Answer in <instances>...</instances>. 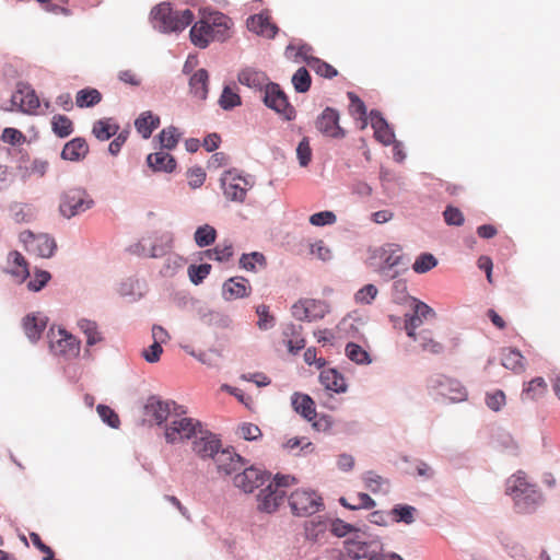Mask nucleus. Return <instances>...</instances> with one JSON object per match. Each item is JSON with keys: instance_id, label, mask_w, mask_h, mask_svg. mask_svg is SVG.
I'll use <instances>...</instances> for the list:
<instances>
[{"instance_id": "f257e3e1", "label": "nucleus", "mask_w": 560, "mask_h": 560, "mask_svg": "<svg viewBox=\"0 0 560 560\" xmlns=\"http://www.w3.org/2000/svg\"><path fill=\"white\" fill-rule=\"evenodd\" d=\"M505 493L520 513H532L542 503L544 495L528 476L518 470L506 479Z\"/></svg>"}, {"instance_id": "f03ea898", "label": "nucleus", "mask_w": 560, "mask_h": 560, "mask_svg": "<svg viewBox=\"0 0 560 560\" xmlns=\"http://www.w3.org/2000/svg\"><path fill=\"white\" fill-rule=\"evenodd\" d=\"M151 20L161 32L180 33L194 22L195 15L189 9L174 11L170 2H161L151 10Z\"/></svg>"}, {"instance_id": "7ed1b4c3", "label": "nucleus", "mask_w": 560, "mask_h": 560, "mask_svg": "<svg viewBox=\"0 0 560 560\" xmlns=\"http://www.w3.org/2000/svg\"><path fill=\"white\" fill-rule=\"evenodd\" d=\"M94 199L83 187H68L59 196V213L71 219L94 207Z\"/></svg>"}, {"instance_id": "20e7f679", "label": "nucleus", "mask_w": 560, "mask_h": 560, "mask_svg": "<svg viewBox=\"0 0 560 560\" xmlns=\"http://www.w3.org/2000/svg\"><path fill=\"white\" fill-rule=\"evenodd\" d=\"M231 26L232 21L225 14L202 9L200 20L192 25L188 35H223Z\"/></svg>"}, {"instance_id": "39448f33", "label": "nucleus", "mask_w": 560, "mask_h": 560, "mask_svg": "<svg viewBox=\"0 0 560 560\" xmlns=\"http://www.w3.org/2000/svg\"><path fill=\"white\" fill-rule=\"evenodd\" d=\"M202 428L201 422L188 417H175L165 427L164 436L167 443L176 444L195 439Z\"/></svg>"}, {"instance_id": "423d86ee", "label": "nucleus", "mask_w": 560, "mask_h": 560, "mask_svg": "<svg viewBox=\"0 0 560 560\" xmlns=\"http://www.w3.org/2000/svg\"><path fill=\"white\" fill-rule=\"evenodd\" d=\"M49 347L56 355L75 358L81 350V341L63 328L49 329Z\"/></svg>"}, {"instance_id": "0eeeda50", "label": "nucleus", "mask_w": 560, "mask_h": 560, "mask_svg": "<svg viewBox=\"0 0 560 560\" xmlns=\"http://www.w3.org/2000/svg\"><path fill=\"white\" fill-rule=\"evenodd\" d=\"M264 103L288 121L293 120L296 116L295 108L289 103L287 94L277 83L266 84Z\"/></svg>"}, {"instance_id": "6e6552de", "label": "nucleus", "mask_w": 560, "mask_h": 560, "mask_svg": "<svg viewBox=\"0 0 560 560\" xmlns=\"http://www.w3.org/2000/svg\"><path fill=\"white\" fill-rule=\"evenodd\" d=\"M291 511L296 516H307L319 511L322 498L312 490L299 489L288 499Z\"/></svg>"}, {"instance_id": "1a4fd4ad", "label": "nucleus", "mask_w": 560, "mask_h": 560, "mask_svg": "<svg viewBox=\"0 0 560 560\" xmlns=\"http://www.w3.org/2000/svg\"><path fill=\"white\" fill-rule=\"evenodd\" d=\"M11 104L26 115H37L40 101L35 90L27 83L19 82L11 96Z\"/></svg>"}, {"instance_id": "9d476101", "label": "nucleus", "mask_w": 560, "mask_h": 560, "mask_svg": "<svg viewBox=\"0 0 560 560\" xmlns=\"http://www.w3.org/2000/svg\"><path fill=\"white\" fill-rule=\"evenodd\" d=\"M221 187L226 199L243 202L252 188L249 180L234 171H226L221 177Z\"/></svg>"}, {"instance_id": "9b49d317", "label": "nucleus", "mask_w": 560, "mask_h": 560, "mask_svg": "<svg viewBox=\"0 0 560 560\" xmlns=\"http://www.w3.org/2000/svg\"><path fill=\"white\" fill-rule=\"evenodd\" d=\"M412 314L405 315V331L409 338L417 340V329L428 318L436 316L435 311L427 303L413 299Z\"/></svg>"}, {"instance_id": "f8f14e48", "label": "nucleus", "mask_w": 560, "mask_h": 560, "mask_svg": "<svg viewBox=\"0 0 560 560\" xmlns=\"http://www.w3.org/2000/svg\"><path fill=\"white\" fill-rule=\"evenodd\" d=\"M242 471L235 474L233 483L245 493H252L269 480V475L256 467H243Z\"/></svg>"}, {"instance_id": "ddd939ff", "label": "nucleus", "mask_w": 560, "mask_h": 560, "mask_svg": "<svg viewBox=\"0 0 560 560\" xmlns=\"http://www.w3.org/2000/svg\"><path fill=\"white\" fill-rule=\"evenodd\" d=\"M326 313L327 305L319 300H300L292 306V315L298 320H317L323 318Z\"/></svg>"}, {"instance_id": "4468645a", "label": "nucleus", "mask_w": 560, "mask_h": 560, "mask_svg": "<svg viewBox=\"0 0 560 560\" xmlns=\"http://www.w3.org/2000/svg\"><path fill=\"white\" fill-rule=\"evenodd\" d=\"M220 448L221 441L213 433L202 428L192 441V451L200 458H214Z\"/></svg>"}, {"instance_id": "2eb2a0df", "label": "nucleus", "mask_w": 560, "mask_h": 560, "mask_svg": "<svg viewBox=\"0 0 560 560\" xmlns=\"http://www.w3.org/2000/svg\"><path fill=\"white\" fill-rule=\"evenodd\" d=\"M23 242L30 253L43 258L51 257L57 247L55 240L47 234L35 235L30 232L23 234Z\"/></svg>"}, {"instance_id": "dca6fc26", "label": "nucleus", "mask_w": 560, "mask_h": 560, "mask_svg": "<svg viewBox=\"0 0 560 560\" xmlns=\"http://www.w3.org/2000/svg\"><path fill=\"white\" fill-rule=\"evenodd\" d=\"M316 128L324 136L330 138H343L346 132L339 126V114L331 107H326L316 120Z\"/></svg>"}, {"instance_id": "f3484780", "label": "nucleus", "mask_w": 560, "mask_h": 560, "mask_svg": "<svg viewBox=\"0 0 560 560\" xmlns=\"http://www.w3.org/2000/svg\"><path fill=\"white\" fill-rule=\"evenodd\" d=\"M172 407L175 410L174 401H164L156 397H150L144 406V416L148 421L162 424L171 416Z\"/></svg>"}, {"instance_id": "a211bd4d", "label": "nucleus", "mask_w": 560, "mask_h": 560, "mask_svg": "<svg viewBox=\"0 0 560 560\" xmlns=\"http://www.w3.org/2000/svg\"><path fill=\"white\" fill-rule=\"evenodd\" d=\"M432 387L438 388L439 393L451 401H463L467 398L466 388L456 380L441 376L432 380Z\"/></svg>"}, {"instance_id": "6ab92c4d", "label": "nucleus", "mask_w": 560, "mask_h": 560, "mask_svg": "<svg viewBox=\"0 0 560 560\" xmlns=\"http://www.w3.org/2000/svg\"><path fill=\"white\" fill-rule=\"evenodd\" d=\"M213 460L217 465L218 471L224 475L237 472L245 466L243 457L229 448L220 450Z\"/></svg>"}, {"instance_id": "aec40b11", "label": "nucleus", "mask_w": 560, "mask_h": 560, "mask_svg": "<svg viewBox=\"0 0 560 560\" xmlns=\"http://www.w3.org/2000/svg\"><path fill=\"white\" fill-rule=\"evenodd\" d=\"M285 491L277 487H270L260 491L258 494V510L266 513H273L283 503Z\"/></svg>"}, {"instance_id": "412c9836", "label": "nucleus", "mask_w": 560, "mask_h": 560, "mask_svg": "<svg viewBox=\"0 0 560 560\" xmlns=\"http://www.w3.org/2000/svg\"><path fill=\"white\" fill-rule=\"evenodd\" d=\"M250 33L256 35H277L279 28L268 12L252 15L246 22Z\"/></svg>"}, {"instance_id": "4be33fe9", "label": "nucleus", "mask_w": 560, "mask_h": 560, "mask_svg": "<svg viewBox=\"0 0 560 560\" xmlns=\"http://www.w3.org/2000/svg\"><path fill=\"white\" fill-rule=\"evenodd\" d=\"M381 259L383 261L381 272L386 276L387 279H393L397 276V271L389 272L393 268L400 265L402 260L401 248L397 245H386L381 249Z\"/></svg>"}, {"instance_id": "5701e85b", "label": "nucleus", "mask_w": 560, "mask_h": 560, "mask_svg": "<svg viewBox=\"0 0 560 560\" xmlns=\"http://www.w3.org/2000/svg\"><path fill=\"white\" fill-rule=\"evenodd\" d=\"M5 272L19 282H24L30 277L28 264L20 252L12 250L8 254Z\"/></svg>"}, {"instance_id": "b1692460", "label": "nucleus", "mask_w": 560, "mask_h": 560, "mask_svg": "<svg viewBox=\"0 0 560 560\" xmlns=\"http://www.w3.org/2000/svg\"><path fill=\"white\" fill-rule=\"evenodd\" d=\"M302 326L287 325L282 330L283 343L291 354H296L305 347V339L302 335Z\"/></svg>"}, {"instance_id": "393cba45", "label": "nucleus", "mask_w": 560, "mask_h": 560, "mask_svg": "<svg viewBox=\"0 0 560 560\" xmlns=\"http://www.w3.org/2000/svg\"><path fill=\"white\" fill-rule=\"evenodd\" d=\"M319 382L325 389L340 394L348 388L346 380L336 369H323L319 374Z\"/></svg>"}, {"instance_id": "a878e982", "label": "nucleus", "mask_w": 560, "mask_h": 560, "mask_svg": "<svg viewBox=\"0 0 560 560\" xmlns=\"http://www.w3.org/2000/svg\"><path fill=\"white\" fill-rule=\"evenodd\" d=\"M248 280L243 277H233L223 284V295L226 300L247 296L250 293Z\"/></svg>"}, {"instance_id": "bb28decb", "label": "nucleus", "mask_w": 560, "mask_h": 560, "mask_svg": "<svg viewBox=\"0 0 560 560\" xmlns=\"http://www.w3.org/2000/svg\"><path fill=\"white\" fill-rule=\"evenodd\" d=\"M89 153V144L84 138H74L67 142L61 151V158L67 161L78 162Z\"/></svg>"}, {"instance_id": "cd10ccee", "label": "nucleus", "mask_w": 560, "mask_h": 560, "mask_svg": "<svg viewBox=\"0 0 560 560\" xmlns=\"http://www.w3.org/2000/svg\"><path fill=\"white\" fill-rule=\"evenodd\" d=\"M371 125L376 140L385 145H389L394 141L395 135L393 130L378 112H371Z\"/></svg>"}, {"instance_id": "c85d7f7f", "label": "nucleus", "mask_w": 560, "mask_h": 560, "mask_svg": "<svg viewBox=\"0 0 560 560\" xmlns=\"http://www.w3.org/2000/svg\"><path fill=\"white\" fill-rule=\"evenodd\" d=\"M147 162L154 172L172 173L176 167V161L173 155L163 150L149 154Z\"/></svg>"}, {"instance_id": "c756f323", "label": "nucleus", "mask_w": 560, "mask_h": 560, "mask_svg": "<svg viewBox=\"0 0 560 560\" xmlns=\"http://www.w3.org/2000/svg\"><path fill=\"white\" fill-rule=\"evenodd\" d=\"M47 325V318L36 314H28L23 319V328L27 338L35 342L40 338Z\"/></svg>"}, {"instance_id": "7c9ffc66", "label": "nucleus", "mask_w": 560, "mask_h": 560, "mask_svg": "<svg viewBox=\"0 0 560 560\" xmlns=\"http://www.w3.org/2000/svg\"><path fill=\"white\" fill-rule=\"evenodd\" d=\"M502 365L511 370L515 374H521L526 369V361L522 353L514 348H505L502 350Z\"/></svg>"}, {"instance_id": "2f4dec72", "label": "nucleus", "mask_w": 560, "mask_h": 560, "mask_svg": "<svg viewBox=\"0 0 560 560\" xmlns=\"http://www.w3.org/2000/svg\"><path fill=\"white\" fill-rule=\"evenodd\" d=\"M209 74L206 69L197 70L189 79L190 93L198 100L203 101L208 95Z\"/></svg>"}, {"instance_id": "473e14b6", "label": "nucleus", "mask_w": 560, "mask_h": 560, "mask_svg": "<svg viewBox=\"0 0 560 560\" xmlns=\"http://www.w3.org/2000/svg\"><path fill=\"white\" fill-rule=\"evenodd\" d=\"M292 406L294 410L306 420L312 421L313 419H315V402L308 395L295 393L292 396Z\"/></svg>"}, {"instance_id": "72a5a7b5", "label": "nucleus", "mask_w": 560, "mask_h": 560, "mask_svg": "<svg viewBox=\"0 0 560 560\" xmlns=\"http://www.w3.org/2000/svg\"><path fill=\"white\" fill-rule=\"evenodd\" d=\"M546 393H547V383L542 377L538 376V377L530 380L527 383H524L521 398L523 401L538 400L541 397H544Z\"/></svg>"}, {"instance_id": "f704fd0d", "label": "nucleus", "mask_w": 560, "mask_h": 560, "mask_svg": "<svg viewBox=\"0 0 560 560\" xmlns=\"http://www.w3.org/2000/svg\"><path fill=\"white\" fill-rule=\"evenodd\" d=\"M310 48L302 46L299 48L298 56H301L303 60H306L308 66L312 67L315 72L324 78L332 79L338 74L337 70L330 66L329 63L322 61L319 59L313 58L311 60L307 59V52Z\"/></svg>"}, {"instance_id": "c9c22d12", "label": "nucleus", "mask_w": 560, "mask_h": 560, "mask_svg": "<svg viewBox=\"0 0 560 560\" xmlns=\"http://www.w3.org/2000/svg\"><path fill=\"white\" fill-rule=\"evenodd\" d=\"M267 75L262 71H258L252 68L243 69L238 73V82L248 88H266L269 82Z\"/></svg>"}, {"instance_id": "e433bc0d", "label": "nucleus", "mask_w": 560, "mask_h": 560, "mask_svg": "<svg viewBox=\"0 0 560 560\" xmlns=\"http://www.w3.org/2000/svg\"><path fill=\"white\" fill-rule=\"evenodd\" d=\"M78 327L86 338V345L92 347L103 341V335L98 329L96 322L81 318L78 320Z\"/></svg>"}, {"instance_id": "4c0bfd02", "label": "nucleus", "mask_w": 560, "mask_h": 560, "mask_svg": "<svg viewBox=\"0 0 560 560\" xmlns=\"http://www.w3.org/2000/svg\"><path fill=\"white\" fill-rule=\"evenodd\" d=\"M160 125V118L153 116L151 112L142 113L135 121L137 131L144 138L151 137L154 129Z\"/></svg>"}, {"instance_id": "58836bf2", "label": "nucleus", "mask_w": 560, "mask_h": 560, "mask_svg": "<svg viewBox=\"0 0 560 560\" xmlns=\"http://www.w3.org/2000/svg\"><path fill=\"white\" fill-rule=\"evenodd\" d=\"M417 342H419L422 351L431 354H441L444 351V346L434 339L433 334L429 329H423L417 334Z\"/></svg>"}, {"instance_id": "ea45409f", "label": "nucleus", "mask_w": 560, "mask_h": 560, "mask_svg": "<svg viewBox=\"0 0 560 560\" xmlns=\"http://www.w3.org/2000/svg\"><path fill=\"white\" fill-rule=\"evenodd\" d=\"M343 555L352 559L368 558L371 556L370 545L364 541L348 539L345 541Z\"/></svg>"}, {"instance_id": "a19ab883", "label": "nucleus", "mask_w": 560, "mask_h": 560, "mask_svg": "<svg viewBox=\"0 0 560 560\" xmlns=\"http://www.w3.org/2000/svg\"><path fill=\"white\" fill-rule=\"evenodd\" d=\"M118 129L119 127L110 119H101L94 122L92 132L98 140L105 141L115 136Z\"/></svg>"}, {"instance_id": "79ce46f5", "label": "nucleus", "mask_w": 560, "mask_h": 560, "mask_svg": "<svg viewBox=\"0 0 560 560\" xmlns=\"http://www.w3.org/2000/svg\"><path fill=\"white\" fill-rule=\"evenodd\" d=\"M102 101V94L96 89L88 88L80 90L75 96V104L80 108L91 107Z\"/></svg>"}, {"instance_id": "37998d69", "label": "nucleus", "mask_w": 560, "mask_h": 560, "mask_svg": "<svg viewBox=\"0 0 560 560\" xmlns=\"http://www.w3.org/2000/svg\"><path fill=\"white\" fill-rule=\"evenodd\" d=\"M51 128L56 136L66 138L73 132V122L65 115H55L51 119Z\"/></svg>"}, {"instance_id": "c03bdc74", "label": "nucleus", "mask_w": 560, "mask_h": 560, "mask_svg": "<svg viewBox=\"0 0 560 560\" xmlns=\"http://www.w3.org/2000/svg\"><path fill=\"white\" fill-rule=\"evenodd\" d=\"M206 256L209 259L218 261H228L233 256L232 243L223 242L218 244L213 249L206 252Z\"/></svg>"}, {"instance_id": "a18cd8bd", "label": "nucleus", "mask_w": 560, "mask_h": 560, "mask_svg": "<svg viewBox=\"0 0 560 560\" xmlns=\"http://www.w3.org/2000/svg\"><path fill=\"white\" fill-rule=\"evenodd\" d=\"M346 355L357 364H369L370 354L358 343L349 342L346 346Z\"/></svg>"}, {"instance_id": "49530a36", "label": "nucleus", "mask_w": 560, "mask_h": 560, "mask_svg": "<svg viewBox=\"0 0 560 560\" xmlns=\"http://www.w3.org/2000/svg\"><path fill=\"white\" fill-rule=\"evenodd\" d=\"M311 83V75L304 67L299 68L292 77V84L298 93L307 92Z\"/></svg>"}, {"instance_id": "de8ad7c7", "label": "nucleus", "mask_w": 560, "mask_h": 560, "mask_svg": "<svg viewBox=\"0 0 560 560\" xmlns=\"http://www.w3.org/2000/svg\"><path fill=\"white\" fill-rule=\"evenodd\" d=\"M217 231L214 228L205 224L195 232V242L199 247H205L215 241Z\"/></svg>"}, {"instance_id": "09e8293b", "label": "nucleus", "mask_w": 560, "mask_h": 560, "mask_svg": "<svg viewBox=\"0 0 560 560\" xmlns=\"http://www.w3.org/2000/svg\"><path fill=\"white\" fill-rule=\"evenodd\" d=\"M186 260L176 254H171L166 257L161 273L164 277H173L185 265Z\"/></svg>"}, {"instance_id": "8fccbe9b", "label": "nucleus", "mask_w": 560, "mask_h": 560, "mask_svg": "<svg viewBox=\"0 0 560 560\" xmlns=\"http://www.w3.org/2000/svg\"><path fill=\"white\" fill-rule=\"evenodd\" d=\"M438 265L436 258L429 253L418 256L412 265V269L417 273H424L433 269Z\"/></svg>"}, {"instance_id": "3c124183", "label": "nucleus", "mask_w": 560, "mask_h": 560, "mask_svg": "<svg viewBox=\"0 0 560 560\" xmlns=\"http://www.w3.org/2000/svg\"><path fill=\"white\" fill-rule=\"evenodd\" d=\"M160 143L163 149H174L179 140V133L175 127L163 129L159 135Z\"/></svg>"}, {"instance_id": "603ef678", "label": "nucleus", "mask_w": 560, "mask_h": 560, "mask_svg": "<svg viewBox=\"0 0 560 560\" xmlns=\"http://www.w3.org/2000/svg\"><path fill=\"white\" fill-rule=\"evenodd\" d=\"M265 256L258 252L243 254L240 259V266L248 271H255L256 265L265 266Z\"/></svg>"}, {"instance_id": "864d4df0", "label": "nucleus", "mask_w": 560, "mask_h": 560, "mask_svg": "<svg viewBox=\"0 0 560 560\" xmlns=\"http://www.w3.org/2000/svg\"><path fill=\"white\" fill-rule=\"evenodd\" d=\"M505 404L506 397L503 390L497 389L486 394V405L489 409L498 412L505 406Z\"/></svg>"}, {"instance_id": "5fc2aeb1", "label": "nucleus", "mask_w": 560, "mask_h": 560, "mask_svg": "<svg viewBox=\"0 0 560 560\" xmlns=\"http://www.w3.org/2000/svg\"><path fill=\"white\" fill-rule=\"evenodd\" d=\"M219 104L223 109H232L241 105V97L230 86H225L220 96Z\"/></svg>"}, {"instance_id": "6e6d98bb", "label": "nucleus", "mask_w": 560, "mask_h": 560, "mask_svg": "<svg viewBox=\"0 0 560 560\" xmlns=\"http://www.w3.org/2000/svg\"><path fill=\"white\" fill-rule=\"evenodd\" d=\"M210 271L211 266L209 264L190 265L188 267V277L194 284H200Z\"/></svg>"}, {"instance_id": "4d7b16f0", "label": "nucleus", "mask_w": 560, "mask_h": 560, "mask_svg": "<svg viewBox=\"0 0 560 560\" xmlns=\"http://www.w3.org/2000/svg\"><path fill=\"white\" fill-rule=\"evenodd\" d=\"M51 276L48 271L36 270L33 279L28 281L27 288L33 292H38L49 282Z\"/></svg>"}, {"instance_id": "13d9d810", "label": "nucleus", "mask_w": 560, "mask_h": 560, "mask_svg": "<svg viewBox=\"0 0 560 560\" xmlns=\"http://www.w3.org/2000/svg\"><path fill=\"white\" fill-rule=\"evenodd\" d=\"M97 413L101 417V419L107 423L109 427L117 429L120 424V420L118 415L108 406L106 405H98L97 406Z\"/></svg>"}, {"instance_id": "bf43d9fd", "label": "nucleus", "mask_w": 560, "mask_h": 560, "mask_svg": "<svg viewBox=\"0 0 560 560\" xmlns=\"http://www.w3.org/2000/svg\"><path fill=\"white\" fill-rule=\"evenodd\" d=\"M444 221L448 225L460 226L464 224V214L463 212L453 206H447L443 212Z\"/></svg>"}, {"instance_id": "052dcab7", "label": "nucleus", "mask_w": 560, "mask_h": 560, "mask_svg": "<svg viewBox=\"0 0 560 560\" xmlns=\"http://www.w3.org/2000/svg\"><path fill=\"white\" fill-rule=\"evenodd\" d=\"M296 156L301 166L305 167L310 164L312 160V149L307 138H303L300 141L296 148Z\"/></svg>"}, {"instance_id": "680f3d73", "label": "nucleus", "mask_w": 560, "mask_h": 560, "mask_svg": "<svg viewBox=\"0 0 560 560\" xmlns=\"http://www.w3.org/2000/svg\"><path fill=\"white\" fill-rule=\"evenodd\" d=\"M416 509L410 505H396L393 509V514L395 515L396 522H404L406 524H411L413 518V513Z\"/></svg>"}, {"instance_id": "e2e57ef3", "label": "nucleus", "mask_w": 560, "mask_h": 560, "mask_svg": "<svg viewBox=\"0 0 560 560\" xmlns=\"http://www.w3.org/2000/svg\"><path fill=\"white\" fill-rule=\"evenodd\" d=\"M256 313L259 317L258 327L260 329H268L273 326L275 318L269 314V307L265 304H260L256 308Z\"/></svg>"}, {"instance_id": "0e129e2a", "label": "nucleus", "mask_w": 560, "mask_h": 560, "mask_svg": "<svg viewBox=\"0 0 560 560\" xmlns=\"http://www.w3.org/2000/svg\"><path fill=\"white\" fill-rule=\"evenodd\" d=\"M336 214L331 211H322L314 213L310 217V223L316 226L334 224L336 222Z\"/></svg>"}, {"instance_id": "69168bd1", "label": "nucleus", "mask_w": 560, "mask_h": 560, "mask_svg": "<svg viewBox=\"0 0 560 560\" xmlns=\"http://www.w3.org/2000/svg\"><path fill=\"white\" fill-rule=\"evenodd\" d=\"M188 185L192 188H199L206 180V172L201 167H192L187 172Z\"/></svg>"}, {"instance_id": "338daca9", "label": "nucleus", "mask_w": 560, "mask_h": 560, "mask_svg": "<svg viewBox=\"0 0 560 560\" xmlns=\"http://www.w3.org/2000/svg\"><path fill=\"white\" fill-rule=\"evenodd\" d=\"M364 482L365 487L374 493L378 492L384 483H387L386 480L373 471H368L364 475Z\"/></svg>"}, {"instance_id": "774afa93", "label": "nucleus", "mask_w": 560, "mask_h": 560, "mask_svg": "<svg viewBox=\"0 0 560 560\" xmlns=\"http://www.w3.org/2000/svg\"><path fill=\"white\" fill-rule=\"evenodd\" d=\"M377 294V289L373 284H366L360 289L355 294L357 302L371 303Z\"/></svg>"}]
</instances>
